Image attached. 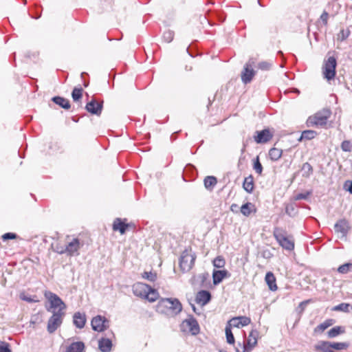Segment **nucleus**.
Returning a JSON list of instances; mask_svg holds the SVG:
<instances>
[{"label":"nucleus","mask_w":352,"mask_h":352,"mask_svg":"<svg viewBox=\"0 0 352 352\" xmlns=\"http://www.w3.org/2000/svg\"><path fill=\"white\" fill-rule=\"evenodd\" d=\"M182 309V304L177 298H162L157 305V311L166 315H177Z\"/></svg>","instance_id":"nucleus-1"},{"label":"nucleus","mask_w":352,"mask_h":352,"mask_svg":"<svg viewBox=\"0 0 352 352\" xmlns=\"http://www.w3.org/2000/svg\"><path fill=\"white\" fill-rule=\"evenodd\" d=\"M135 296L146 299L149 302H155L159 298V293L155 289L143 283H136L132 287Z\"/></svg>","instance_id":"nucleus-2"},{"label":"nucleus","mask_w":352,"mask_h":352,"mask_svg":"<svg viewBox=\"0 0 352 352\" xmlns=\"http://www.w3.org/2000/svg\"><path fill=\"white\" fill-rule=\"evenodd\" d=\"M336 58L334 54H328V57L324 60L322 66V74L328 81L334 79L336 76Z\"/></svg>","instance_id":"nucleus-3"},{"label":"nucleus","mask_w":352,"mask_h":352,"mask_svg":"<svg viewBox=\"0 0 352 352\" xmlns=\"http://www.w3.org/2000/svg\"><path fill=\"white\" fill-rule=\"evenodd\" d=\"M44 295L50 303V307L47 308L49 312L52 313V311L65 312L66 305L58 295L51 292H45Z\"/></svg>","instance_id":"nucleus-4"},{"label":"nucleus","mask_w":352,"mask_h":352,"mask_svg":"<svg viewBox=\"0 0 352 352\" xmlns=\"http://www.w3.org/2000/svg\"><path fill=\"white\" fill-rule=\"evenodd\" d=\"M256 63V59L255 58L251 57L245 63L243 70L241 73V81L245 85L250 83L256 75V71L254 69Z\"/></svg>","instance_id":"nucleus-5"},{"label":"nucleus","mask_w":352,"mask_h":352,"mask_svg":"<svg viewBox=\"0 0 352 352\" xmlns=\"http://www.w3.org/2000/svg\"><path fill=\"white\" fill-rule=\"evenodd\" d=\"M180 329L182 332L190 333L192 336L197 335L200 331L197 320L191 316L182 321L180 324Z\"/></svg>","instance_id":"nucleus-6"},{"label":"nucleus","mask_w":352,"mask_h":352,"mask_svg":"<svg viewBox=\"0 0 352 352\" xmlns=\"http://www.w3.org/2000/svg\"><path fill=\"white\" fill-rule=\"evenodd\" d=\"M52 316L47 322V329L50 333H54L62 324L65 312L52 311Z\"/></svg>","instance_id":"nucleus-7"},{"label":"nucleus","mask_w":352,"mask_h":352,"mask_svg":"<svg viewBox=\"0 0 352 352\" xmlns=\"http://www.w3.org/2000/svg\"><path fill=\"white\" fill-rule=\"evenodd\" d=\"M196 256L191 252L185 250L182 252L179 259V267L184 272H188L194 265Z\"/></svg>","instance_id":"nucleus-8"},{"label":"nucleus","mask_w":352,"mask_h":352,"mask_svg":"<svg viewBox=\"0 0 352 352\" xmlns=\"http://www.w3.org/2000/svg\"><path fill=\"white\" fill-rule=\"evenodd\" d=\"M274 236L279 245L284 249L292 250L294 248V240L292 237H288L279 229H276L274 232Z\"/></svg>","instance_id":"nucleus-9"},{"label":"nucleus","mask_w":352,"mask_h":352,"mask_svg":"<svg viewBox=\"0 0 352 352\" xmlns=\"http://www.w3.org/2000/svg\"><path fill=\"white\" fill-rule=\"evenodd\" d=\"M258 331L256 330H252L250 333L249 337L246 343L241 344L238 342V346H240L242 350L236 347V352H250L253 348L257 344Z\"/></svg>","instance_id":"nucleus-10"},{"label":"nucleus","mask_w":352,"mask_h":352,"mask_svg":"<svg viewBox=\"0 0 352 352\" xmlns=\"http://www.w3.org/2000/svg\"><path fill=\"white\" fill-rule=\"evenodd\" d=\"M82 245L83 244L80 242L78 239L72 238L70 239L69 236H67V241L65 248V250L66 251V255L68 256L78 255V251Z\"/></svg>","instance_id":"nucleus-11"},{"label":"nucleus","mask_w":352,"mask_h":352,"mask_svg":"<svg viewBox=\"0 0 352 352\" xmlns=\"http://www.w3.org/2000/svg\"><path fill=\"white\" fill-rule=\"evenodd\" d=\"M330 116L331 111L329 109H324L322 111L317 113L314 116L310 117L308 122L312 125L323 126L327 124Z\"/></svg>","instance_id":"nucleus-12"},{"label":"nucleus","mask_w":352,"mask_h":352,"mask_svg":"<svg viewBox=\"0 0 352 352\" xmlns=\"http://www.w3.org/2000/svg\"><path fill=\"white\" fill-rule=\"evenodd\" d=\"M91 324L94 331L102 332L109 328V322L105 317L98 315L93 318Z\"/></svg>","instance_id":"nucleus-13"},{"label":"nucleus","mask_w":352,"mask_h":352,"mask_svg":"<svg viewBox=\"0 0 352 352\" xmlns=\"http://www.w3.org/2000/svg\"><path fill=\"white\" fill-rule=\"evenodd\" d=\"M256 135H254V141L258 144L266 143L273 137V133L269 129H265L262 131H256Z\"/></svg>","instance_id":"nucleus-14"},{"label":"nucleus","mask_w":352,"mask_h":352,"mask_svg":"<svg viewBox=\"0 0 352 352\" xmlns=\"http://www.w3.org/2000/svg\"><path fill=\"white\" fill-rule=\"evenodd\" d=\"M335 231L340 233L342 237H345L350 230L349 223L345 219H340L334 226Z\"/></svg>","instance_id":"nucleus-15"},{"label":"nucleus","mask_w":352,"mask_h":352,"mask_svg":"<svg viewBox=\"0 0 352 352\" xmlns=\"http://www.w3.org/2000/svg\"><path fill=\"white\" fill-rule=\"evenodd\" d=\"M250 322V318L247 316H238L230 319L228 324H229L232 327L240 328L248 325Z\"/></svg>","instance_id":"nucleus-16"},{"label":"nucleus","mask_w":352,"mask_h":352,"mask_svg":"<svg viewBox=\"0 0 352 352\" xmlns=\"http://www.w3.org/2000/svg\"><path fill=\"white\" fill-rule=\"evenodd\" d=\"M211 299V294L208 291L201 290L197 292L195 297V302L201 306L208 304Z\"/></svg>","instance_id":"nucleus-17"},{"label":"nucleus","mask_w":352,"mask_h":352,"mask_svg":"<svg viewBox=\"0 0 352 352\" xmlns=\"http://www.w3.org/2000/svg\"><path fill=\"white\" fill-rule=\"evenodd\" d=\"M102 109V103L98 102L94 100H92L86 105V109L87 111L92 114L100 115L101 113Z\"/></svg>","instance_id":"nucleus-18"},{"label":"nucleus","mask_w":352,"mask_h":352,"mask_svg":"<svg viewBox=\"0 0 352 352\" xmlns=\"http://www.w3.org/2000/svg\"><path fill=\"white\" fill-rule=\"evenodd\" d=\"M74 324L77 328L82 329L85 327L86 322V316L85 314L76 312L74 315Z\"/></svg>","instance_id":"nucleus-19"},{"label":"nucleus","mask_w":352,"mask_h":352,"mask_svg":"<svg viewBox=\"0 0 352 352\" xmlns=\"http://www.w3.org/2000/svg\"><path fill=\"white\" fill-rule=\"evenodd\" d=\"M274 66V62L272 60H261L257 63L256 67L262 72H268Z\"/></svg>","instance_id":"nucleus-20"},{"label":"nucleus","mask_w":352,"mask_h":352,"mask_svg":"<svg viewBox=\"0 0 352 352\" xmlns=\"http://www.w3.org/2000/svg\"><path fill=\"white\" fill-rule=\"evenodd\" d=\"M265 280L270 290L276 291L277 289L276 278L272 272H267L265 275Z\"/></svg>","instance_id":"nucleus-21"},{"label":"nucleus","mask_w":352,"mask_h":352,"mask_svg":"<svg viewBox=\"0 0 352 352\" xmlns=\"http://www.w3.org/2000/svg\"><path fill=\"white\" fill-rule=\"evenodd\" d=\"M98 347L102 352H109L112 347V342L109 338H101L98 342Z\"/></svg>","instance_id":"nucleus-22"},{"label":"nucleus","mask_w":352,"mask_h":352,"mask_svg":"<svg viewBox=\"0 0 352 352\" xmlns=\"http://www.w3.org/2000/svg\"><path fill=\"white\" fill-rule=\"evenodd\" d=\"M228 272L226 270H214L212 273L214 285L219 284L226 277Z\"/></svg>","instance_id":"nucleus-23"},{"label":"nucleus","mask_w":352,"mask_h":352,"mask_svg":"<svg viewBox=\"0 0 352 352\" xmlns=\"http://www.w3.org/2000/svg\"><path fill=\"white\" fill-rule=\"evenodd\" d=\"M204 187L209 191H212L217 184V179L214 176H207L204 180Z\"/></svg>","instance_id":"nucleus-24"},{"label":"nucleus","mask_w":352,"mask_h":352,"mask_svg":"<svg viewBox=\"0 0 352 352\" xmlns=\"http://www.w3.org/2000/svg\"><path fill=\"white\" fill-rule=\"evenodd\" d=\"M85 348L84 343L82 342H76L72 343L66 350V352H83Z\"/></svg>","instance_id":"nucleus-25"},{"label":"nucleus","mask_w":352,"mask_h":352,"mask_svg":"<svg viewBox=\"0 0 352 352\" xmlns=\"http://www.w3.org/2000/svg\"><path fill=\"white\" fill-rule=\"evenodd\" d=\"M53 102L65 109L70 108L69 101L67 99L60 96H55L52 98Z\"/></svg>","instance_id":"nucleus-26"},{"label":"nucleus","mask_w":352,"mask_h":352,"mask_svg":"<svg viewBox=\"0 0 352 352\" xmlns=\"http://www.w3.org/2000/svg\"><path fill=\"white\" fill-rule=\"evenodd\" d=\"M128 225L121 221L120 219H116L113 224V229L114 230H119L123 234L125 233Z\"/></svg>","instance_id":"nucleus-27"},{"label":"nucleus","mask_w":352,"mask_h":352,"mask_svg":"<svg viewBox=\"0 0 352 352\" xmlns=\"http://www.w3.org/2000/svg\"><path fill=\"white\" fill-rule=\"evenodd\" d=\"M243 187L248 192H252L254 189V179L252 175L245 178Z\"/></svg>","instance_id":"nucleus-28"},{"label":"nucleus","mask_w":352,"mask_h":352,"mask_svg":"<svg viewBox=\"0 0 352 352\" xmlns=\"http://www.w3.org/2000/svg\"><path fill=\"white\" fill-rule=\"evenodd\" d=\"M283 151L277 148H272L269 151L270 158L272 161H277L282 155Z\"/></svg>","instance_id":"nucleus-29"},{"label":"nucleus","mask_w":352,"mask_h":352,"mask_svg":"<svg viewBox=\"0 0 352 352\" xmlns=\"http://www.w3.org/2000/svg\"><path fill=\"white\" fill-rule=\"evenodd\" d=\"M350 34L349 28H343L337 34V39L339 42H343L349 36Z\"/></svg>","instance_id":"nucleus-30"},{"label":"nucleus","mask_w":352,"mask_h":352,"mask_svg":"<svg viewBox=\"0 0 352 352\" xmlns=\"http://www.w3.org/2000/svg\"><path fill=\"white\" fill-rule=\"evenodd\" d=\"M350 308H351V306L349 303L342 302L340 303L332 308V311H343L345 313H348L350 311Z\"/></svg>","instance_id":"nucleus-31"},{"label":"nucleus","mask_w":352,"mask_h":352,"mask_svg":"<svg viewBox=\"0 0 352 352\" xmlns=\"http://www.w3.org/2000/svg\"><path fill=\"white\" fill-rule=\"evenodd\" d=\"M344 332V329L339 326L334 327L332 329H331L328 332V336L329 338H335L338 336V335L343 333Z\"/></svg>","instance_id":"nucleus-32"},{"label":"nucleus","mask_w":352,"mask_h":352,"mask_svg":"<svg viewBox=\"0 0 352 352\" xmlns=\"http://www.w3.org/2000/svg\"><path fill=\"white\" fill-rule=\"evenodd\" d=\"M231 328L232 327L229 324H227L225 329L227 342L230 344H234L235 341Z\"/></svg>","instance_id":"nucleus-33"},{"label":"nucleus","mask_w":352,"mask_h":352,"mask_svg":"<svg viewBox=\"0 0 352 352\" xmlns=\"http://www.w3.org/2000/svg\"><path fill=\"white\" fill-rule=\"evenodd\" d=\"M313 173V168L310 164L306 162L302 166V175L304 177H309Z\"/></svg>","instance_id":"nucleus-34"},{"label":"nucleus","mask_w":352,"mask_h":352,"mask_svg":"<svg viewBox=\"0 0 352 352\" xmlns=\"http://www.w3.org/2000/svg\"><path fill=\"white\" fill-rule=\"evenodd\" d=\"M333 324L332 320H325L324 322L320 324L314 329V332H323L329 327Z\"/></svg>","instance_id":"nucleus-35"},{"label":"nucleus","mask_w":352,"mask_h":352,"mask_svg":"<svg viewBox=\"0 0 352 352\" xmlns=\"http://www.w3.org/2000/svg\"><path fill=\"white\" fill-rule=\"evenodd\" d=\"M252 207H253V205L251 203L248 202L241 206V212L244 216L248 217L250 214V213L252 212Z\"/></svg>","instance_id":"nucleus-36"},{"label":"nucleus","mask_w":352,"mask_h":352,"mask_svg":"<svg viewBox=\"0 0 352 352\" xmlns=\"http://www.w3.org/2000/svg\"><path fill=\"white\" fill-rule=\"evenodd\" d=\"M349 344L347 342H332L329 344V346L336 350L346 349L349 347Z\"/></svg>","instance_id":"nucleus-37"},{"label":"nucleus","mask_w":352,"mask_h":352,"mask_svg":"<svg viewBox=\"0 0 352 352\" xmlns=\"http://www.w3.org/2000/svg\"><path fill=\"white\" fill-rule=\"evenodd\" d=\"M316 135V133L314 131H311V130L305 131L302 133L299 140H302L303 139L311 140L315 137Z\"/></svg>","instance_id":"nucleus-38"},{"label":"nucleus","mask_w":352,"mask_h":352,"mask_svg":"<svg viewBox=\"0 0 352 352\" xmlns=\"http://www.w3.org/2000/svg\"><path fill=\"white\" fill-rule=\"evenodd\" d=\"M253 168L256 171V173H258V175H261V173L263 172V166L259 161L258 156H257L254 160Z\"/></svg>","instance_id":"nucleus-39"},{"label":"nucleus","mask_w":352,"mask_h":352,"mask_svg":"<svg viewBox=\"0 0 352 352\" xmlns=\"http://www.w3.org/2000/svg\"><path fill=\"white\" fill-rule=\"evenodd\" d=\"M82 89L75 87L72 93V98L74 101H78L82 97Z\"/></svg>","instance_id":"nucleus-40"},{"label":"nucleus","mask_w":352,"mask_h":352,"mask_svg":"<svg viewBox=\"0 0 352 352\" xmlns=\"http://www.w3.org/2000/svg\"><path fill=\"white\" fill-rule=\"evenodd\" d=\"M174 37V32L172 30H166L163 34V40L166 43H170Z\"/></svg>","instance_id":"nucleus-41"},{"label":"nucleus","mask_w":352,"mask_h":352,"mask_svg":"<svg viewBox=\"0 0 352 352\" xmlns=\"http://www.w3.org/2000/svg\"><path fill=\"white\" fill-rule=\"evenodd\" d=\"M142 278L147 279L149 281L154 282L157 279V275L155 273L151 272H144L142 274Z\"/></svg>","instance_id":"nucleus-42"},{"label":"nucleus","mask_w":352,"mask_h":352,"mask_svg":"<svg viewBox=\"0 0 352 352\" xmlns=\"http://www.w3.org/2000/svg\"><path fill=\"white\" fill-rule=\"evenodd\" d=\"M213 265L217 268H221L225 265V261L221 256H217L213 261Z\"/></svg>","instance_id":"nucleus-43"},{"label":"nucleus","mask_w":352,"mask_h":352,"mask_svg":"<svg viewBox=\"0 0 352 352\" xmlns=\"http://www.w3.org/2000/svg\"><path fill=\"white\" fill-rule=\"evenodd\" d=\"M341 148L343 151L351 152L352 151V144L350 141L344 140L341 144Z\"/></svg>","instance_id":"nucleus-44"},{"label":"nucleus","mask_w":352,"mask_h":352,"mask_svg":"<svg viewBox=\"0 0 352 352\" xmlns=\"http://www.w3.org/2000/svg\"><path fill=\"white\" fill-rule=\"evenodd\" d=\"M351 267H352V264L351 263H345L344 265H340L338 268V272H340L341 274H346V273H347L348 272L350 271V268Z\"/></svg>","instance_id":"nucleus-45"},{"label":"nucleus","mask_w":352,"mask_h":352,"mask_svg":"<svg viewBox=\"0 0 352 352\" xmlns=\"http://www.w3.org/2000/svg\"><path fill=\"white\" fill-rule=\"evenodd\" d=\"M65 245H61L59 243L56 244L53 246V250L55 252L59 254H66V251L65 250Z\"/></svg>","instance_id":"nucleus-46"},{"label":"nucleus","mask_w":352,"mask_h":352,"mask_svg":"<svg viewBox=\"0 0 352 352\" xmlns=\"http://www.w3.org/2000/svg\"><path fill=\"white\" fill-rule=\"evenodd\" d=\"M330 342H321L320 344L316 346V349H320L322 350L324 352H325V350H329L328 348L329 346Z\"/></svg>","instance_id":"nucleus-47"},{"label":"nucleus","mask_w":352,"mask_h":352,"mask_svg":"<svg viewBox=\"0 0 352 352\" xmlns=\"http://www.w3.org/2000/svg\"><path fill=\"white\" fill-rule=\"evenodd\" d=\"M16 238H17V235L15 233H12V232H7L1 236V239L3 241H7L9 239H15Z\"/></svg>","instance_id":"nucleus-48"},{"label":"nucleus","mask_w":352,"mask_h":352,"mask_svg":"<svg viewBox=\"0 0 352 352\" xmlns=\"http://www.w3.org/2000/svg\"><path fill=\"white\" fill-rule=\"evenodd\" d=\"M0 352H11L9 344L5 342L0 343Z\"/></svg>","instance_id":"nucleus-49"},{"label":"nucleus","mask_w":352,"mask_h":352,"mask_svg":"<svg viewBox=\"0 0 352 352\" xmlns=\"http://www.w3.org/2000/svg\"><path fill=\"white\" fill-rule=\"evenodd\" d=\"M309 192L299 193L295 196V200L306 199L309 195Z\"/></svg>","instance_id":"nucleus-50"},{"label":"nucleus","mask_w":352,"mask_h":352,"mask_svg":"<svg viewBox=\"0 0 352 352\" xmlns=\"http://www.w3.org/2000/svg\"><path fill=\"white\" fill-rule=\"evenodd\" d=\"M344 188L352 194V181H346L344 183Z\"/></svg>","instance_id":"nucleus-51"},{"label":"nucleus","mask_w":352,"mask_h":352,"mask_svg":"<svg viewBox=\"0 0 352 352\" xmlns=\"http://www.w3.org/2000/svg\"><path fill=\"white\" fill-rule=\"evenodd\" d=\"M285 212L289 216H293L295 214V210L292 206H287Z\"/></svg>","instance_id":"nucleus-52"},{"label":"nucleus","mask_w":352,"mask_h":352,"mask_svg":"<svg viewBox=\"0 0 352 352\" xmlns=\"http://www.w3.org/2000/svg\"><path fill=\"white\" fill-rule=\"evenodd\" d=\"M329 18V14L327 12H324L321 16L320 19L322 21V22L326 25L327 23V20Z\"/></svg>","instance_id":"nucleus-53"},{"label":"nucleus","mask_w":352,"mask_h":352,"mask_svg":"<svg viewBox=\"0 0 352 352\" xmlns=\"http://www.w3.org/2000/svg\"><path fill=\"white\" fill-rule=\"evenodd\" d=\"M238 208V206L235 204H232L230 209L232 211H234Z\"/></svg>","instance_id":"nucleus-54"},{"label":"nucleus","mask_w":352,"mask_h":352,"mask_svg":"<svg viewBox=\"0 0 352 352\" xmlns=\"http://www.w3.org/2000/svg\"><path fill=\"white\" fill-rule=\"evenodd\" d=\"M23 300H26L28 302H31L32 301V300L30 298H23Z\"/></svg>","instance_id":"nucleus-55"},{"label":"nucleus","mask_w":352,"mask_h":352,"mask_svg":"<svg viewBox=\"0 0 352 352\" xmlns=\"http://www.w3.org/2000/svg\"><path fill=\"white\" fill-rule=\"evenodd\" d=\"M191 306H192V308L193 311H195V305H191Z\"/></svg>","instance_id":"nucleus-56"},{"label":"nucleus","mask_w":352,"mask_h":352,"mask_svg":"<svg viewBox=\"0 0 352 352\" xmlns=\"http://www.w3.org/2000/svg\"><path fill=\"white\" fill-rule=\"evenodd\" d=\"M306 303H307V302H300V306H302V305H303L304 304H306Z\"/></svg>","instance_id":"nucleus-57"},{"label":"nucleus","mask_w":352,"mask_h":352,"mask_svg":"<svg viewBox=\"0 0 352 352\" xmlns=\"http://www.w3.org/2000/svg\"><path fill=\"white\" fill-rule=\"evenodd\" d=\"M187 52L189 54L190 56H192V55L189 52L188 49H186Z\"/></svg>","instance_id":"nucleus-58"},{"label":"nucleus","mask_w":352,"mask_h":352,"mask_svg":"<svg viewBox=\"0 0 352 352\" xmlns=\"http://www.w3.org/2000/svg\"><path fill=\"white\" fill-rule=\"evenodd\" d=\"M145 53H146V56H148V51L146 50H145Z\"/></svg>","instance_id":"nucleus-59"},{"label":"nucleus","mask_w":352,"mask_h":352,"mask_svg":"<svg viewBox=\"0 0 352 352\" xmlns=\"http://www.w3.org/2000/svg\"><path fill=\"white\" fill-rule=\"evenodd\" d=\"M219 352H227V351H223V350H219Z\"/></svg>","instance_id":"nucleus-60"}]
</instances>
